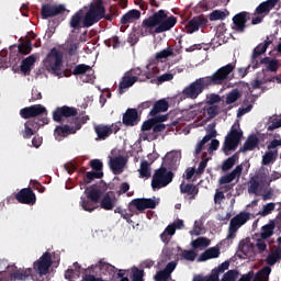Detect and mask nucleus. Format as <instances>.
Wrapping results in <instances>:
<instances>
[{"mask_svg": "<svg viewBox=\"0 0 281 281\" xmlns=\"http://www.w3.org/2000/svg\"><path fill=\"white\" fill-rule=\"evenodd\" d=\"M236 64L231 63L217 69L212 76L202 77L191 82L182 90V95L189 100H196L209 87L227 85L234 78Z\"/></svg>", "mask_w": 281, "mask_h": 281, "instance_id": "1", "label": "nucleus"}, {"mask_svg": "<svg viewBox=\"0 0 281 281\" xmlns=\"http://www.w3.org/2000/svg\"><path fill=\"white\" fill-rule=\"evenodd\" d=\"M164 166L157 169L151 179V188L153 190H161V188H166L172 183V179H175V173L169 170H177L179 166V156L176 153H169L165 157Z\"/></svg>", "mask_w": 281, "mask_h": 281, "instance_id": "2", "label": "nucleus"}, {"mask_svg": "<svg viewBox=\"0 0 281 281\" xmlns=\"http://www.w3.org/2000/svg\"><path fill=\"white\" fill-rule=\"evenodd\" d=\"M143 27H155V34H162V32H169L175 25H177V18L171 15L168 18V13L164 10H159L151 16L145 19L142 23Z\"/></svg>", "mask_w": 281, "mask_h": 281, "instance_id": "3", "label": "nucleus"}, {"mask_svg": "<svg viewBox=\"0 0 281 281\" xmlns=\"http://www.w3.org/2000/svg\"><path fill=\"white\" fill-rule=\"evenodd\" d=\"M105 13H106V8H104L102 0H98L95 3H91L83 16L82 26L92 27V25H95V23H99V21H102Z\"/></svg>", "mask_w": 281, "mask_h": 281, "instance_id": "4", "label": "nucleus"}, {"mask_svg": "<svg viewBox=\"0 0 281 281\" xmlns=\"http://www.w3.org/2000/svg\"><path fill=\"white\" fill-rule=\"evenodd\" d=\"M88 120H90L89 115L77 116L74 120L75 127L69 125L57 126L54 131L55 139L63 142L67 135H76L77 131H80L82 124H87Z\"/></svg>", "mask_w": 281, "mask_h": 281, "instance_id": "5", "label": "nucleus"}, {"mask_svg": "<svg viewBox=\"0 0 281 281\" xmlns=\"http://www.w3.org/2000/svg\"><path fill=\"white\" fill-rule=\"evenodd\" d=\"M87 196H81L80 205L85 212H93L97 210L100 199H102V190L90 187L85 190Z\"/></svg>", "mask_w": 281, "mask_h": 281, "instance_id": "6", "label": "nucleus"}, {"mask_svg": "<svg viewBox=\"0 0 281 281\" xmlns=\"http://www.w3.org/2000/svg\"><path fill=\"white\" fill-rule=\"evenodd\" d=\"M45 67L47 71H52L55 76H60V69H63V53L57 48L50 49L45 60Z\"/></svg>", "mask_w": 281, "mask_h": 281, "instance_id": "7", "label": "nucleus"}, {"mask_svg": "<svg viewBox=\"0 0 281 281\" xmlns=\"http://www.w3.org/2000/svg\"><path fill=\"white\" fill-rule=\"evenodd\" d=\"M243 139V131H238V128L232 126L229 133L225 136L224 144L222 150L224 155H229L232 150H236L238 148L240 140Z\"/></svg>", "mask_w": 281, "mask_h": 281, "instance_id": "8", "label": "nucleus"}, {"mask_svg": "<svg viewBox=\"0 0 281 281\" xmlns=\"http://www.w3.org/2000/svg\"><path fill=\"white\" fill-rule=\"evenodd\" d=\"M249 218H250L249 212H240L239 214L234 216L231 220L228 235L225 239V243H232V240L236 238V233L238 232V229H240V227H243V225H245V223H247Z\"/></svg>", "mask_w": 281, "mask_h": 281, "instance_id": "9", "label": "nucleus"}, {"mask_svg": "<svg viewBox=\"0 0 281 281\" xmlns=\"http://www.w3.org/2000/svg\"><path fill=\"white\" fill-rule=\"evenodd\" d=\"M45 124H49V119H47V116L26 121L24 124V131H22L23 138L30 139L33 135H35L36 131H38L41 126H45Z\"/></svg>", "mask_w": 281, "mask_h": 281, "instance_id": "10", "label": "nucleus"}, {"mask_svg": "<svg viewBox=\"0 0 281 281\" xmlns=\"http://www.w3.org/2000/svg\"><path fill=\"white\" fill-rule=\"evenodd\" d=\"M52 254L49 251H46L42 255L40 259H37L33 263V269L35 272L38 273L41 278H43V276H47L49 273V268L52 267Z\"/></svg>", "mask_w": 281, "mask_h": 281, "instance_id": "11", "label": "nucleus"}, {"mask_svg": "<svg viewBox=\"0 0 281 281\" xmlns=\"http://www.w3.org/2000/svg\"><path fill=\"white\" fill-rule=\"evenodd\" d=\"M65 12H67L65 4L45 3L42 5L41 16L42 19L47 20L54 16H58V14H65Z\"/></svg>", "mask_w": 281, "mask_h": 281, "instance_id": "12", "label": "nucleus"}, {"mask_svg": "<svg viewBox=\"0 0 281 281\" xmlns=\"http://www.w3.org/2000/svg\"><path fill=\"white\" fill-rule=\"evenodd\" d=\"M251 19V14L247 11H243L237 13L233 18V30L237 32L238 34L245 33V30H247V21Z\"/></svg>", "mask_w": 281, "mask_h": 281, "instance_id": "13", "label": "nucleus"}, {"mask_svg": "<svg viewBox=\"0 0 281 281\" xmlns=\"http://www.w3.org/2000/svg\"><path fill=\"white\" fill-rule=\"evenodd\" d=\"M209 23L207 18L205 15L200 14L196 16H193L187 24L186 30L187 34H194V32H199V30L206 27Z\"/></svg>", "mask_w": 281, "mask_h": 281, "instance_id": "14", "label": "nucleus"}, {"mask_svg": "<svg viewBox=\"0 0 281 281\" xmlns=\"http://www.w3.org/2000/svg\"><path fill=\"white\" fill-rule=\"evenodd\" d=\"M20 115L23 120H30V117H38V115H47V109L41 104L26 106L20 110Z\"/></svg>", "mask_w": 281, "mask_h": 281, "instance_id": "15", "label": "nucleus"}, {"mask_svg": "<svg viewBox=\"0 0 281 281\" xmlns=\"http://www.w3.org/2000/svg\"><path fill=\"white\" fill-rule=\"evenodd\" d=\"M15 199L18 203H22L24 205H34V203H36V194L30 188L21 189L15 194Z\"/></svg>", "mask_w": 281, "mask_h": 281, "instance_id": "16", "label": "nucleus"}, {"mask_svg": "<svg viewBox=\"0 0 281 281\" xmlns=\"http://www.w3.org/2000/svg\"><path fill=\"white\" fill-rule=\"evenodd\" d=\"M130 205L136 207L138 212H144V210H155L157 207V201L150 198H137L132 200Z\"/></svg>", "mask_w": 281, "mask_h": 281, "instance_id": "17", "label": "nucleus"}, {"mask_svg": "<svg viewBox=\"0 0 281 281\" xmlns=\"http://www.w3.org/2000/svg\"><path fill=\"white\" fill-rule=\"evenodd\" d=\"M78 115V110L76 108H69L64 105L61 108H57L53 112L54 122H63V117H76Z\"/></svg>", "mask_w": 281, "mask_h": 281, "instance_id": "18", "label": "nucleus"}, {"mask_svg": "<svg viewBox=\"0 0 281 281\" xmlns=\"http://www.w3.org/2000/svg\"><path fill=\"white\" fill-rule=\"evenodd\" d=\"M177 269V261H170L165 269L159 270L154 276L155 281H169L172 278V271Z\"/></svg>", "mask_w": 281, "mask_h": 281, "instance_id": "19", "label": "nucleus"}, {"mask_svg": "<svg viewBox=\"0 0 281 281\" xmlns=\"http://www.w3.org/2000/svg\"><path fill=\"white\" fill-rule=\"evenodd\" d=\"M140 120L137 109H127L123 114L122 122L124 126H137Z\"/></svg>", "mask_w": 281, "mask_h": 281, "instance_id": "20", "label": "nucleus"}, {"mask_svg": "<svg viewBox=\"0 0 281 281\" xmlns=\"http://www.w3.org/2000/svg\"><path fill=\"white\" fill-rule=\"evenodd\" d=\"M265 179H267L266 173L257 172L249 180L248 192L249 194H258V190L260 188V183H265Z\"/></svg>", "mask_w": 281, "mask_h": 281, "instance_id": "21", "label": "nucleus"}, {"mask_svg": "<svg viewBox=\"0 0 281 281\" xmlns=\"http://www.w3.org/2000/svg\"><path fill=\"white\" fill-rule=\"evenodd\" d=\"M138 78L133 77L131 72L126 71L124 76L122 77L120 85H119V93L120 95L124 94L126 89H131L135 82H137Z\"/></svg>", "mask_w": 281, "mask_h": 281, "instance_id": "22", "label": "nucleus"}, {"mask_svg": "<svg viewBox=\"0 0 281 281\" xmlns=\"http://www.w3.org/2000/svg\"><path fill=\"white\" fill-rule=\"evenodd\" d=\"M180 192L181 194H187L189 201H194V199H196L199 195V187L193 183L182 182L180 184Z\"/></svg>", "mask_w": 281, "mask_h": 281, "instance_id": "23", "label": "nucleus"}, {"mask_svg": "<svg viewBox=\"0 0 281 281\" xmlns=\"http://www.w3.org/2000/svg\"><path fill=\"white\" fill-rule=\"evenodd\" d=\"M126 161V158H124L123 156H116L114 158H111L110 168L113 171V175H122L124 172Z\"/></svg>", "mask_w": 281, "mask_h": 281, "instance_id": "24", "label": "nucleus"}, {"mask_svg": "<svg viewBox=\"0 0 281 281\" xmlns=\"http://www.w3.org/2000/svg\"><path fill=\"white\" fill-rule=\"evenodd\" d=\"M142 16V12H139V10L137 9H133L130 10L127 13H125L122 18H121V32H124V25H128V23H134L135 21H137L138 19H140Z\"/></svg>", "mask_w": 281, "mask_h": 281, "instance_id": "25", "label": "nucleus"}, {"mask_svg": "<svg viewBox=\"0 0 281 281\" xmlns=\"http://www.w3.org/2000/svg\"><path fill=\"white\" fill-rule=\"evenodd\" d=\"M278 5V0H267L265 2H261L255 10V16L261 15L267 16L271 12L272 8H276Z\"/></svg>", "mask_w": 281, "mask_h": 281, "instance_id": "26", "label": "nucleus"}, {"mask_svg": "<svg viewBox=\"0 0 281 281\" xmlns=\"http://www.w3.org/2000/svg\"><path fill=\"white\" fill-rule=\"evenodd\" d=\"M258 144H260V139L256 134H251L248 136L243 147L239 148V153H249L250 150L258 148Z\"/></svg>", "mask_w": 281, "mask_h": 281, "instance_id": "27", "label": "nucleus"}, {"mask_svg": "<svg viewBox=\"0 0 281 281\" xmlns=\"http://www.w3.org/2000/svg\"><path fill=\"white\" fill-rule=\"evenodd\" d=\"M273 43V41L269 40V37H267V40L263 43H260L258 46H256L252 50V55H251V60L252 63H256V59L260 56H262V54H266L267 49H269V45H271Z\"/></svg>", "mask_w": 281, "mask_h": 281, "instance_id": "28", "label": "nucleus"}, {"mask_svg": "<svg viewBox=\"0 0 281 281\" xmlns=\"http://www.w3.org/2000/svg\"><path fill=\"white\" fill-rule=\"evenodd\" d=\"M169 108L170 104L168 103V101H166V99L158 100L154 103V106L150 110L149 115L151 117H155V115H157L158 113H166V111H168Z\"/></svg>", "mask_w": 281, "mask_h": 281, "instance_id": "29", "label": "nucleus"}, {"mask_svg": "<svg viewBox=\"0 0 281 281\" xmlns=\"http://www.w3.org/2000/svg\"><path fill=\"white\" fill-rule=\"evenodd\" d=\"M221 256V249L218 247H211L202 252L199 257V262H206V260H212V258H218Z\"/></svg>", "mask_w": 281, "mask_h": 281, "instance_id": "30", "label": "nucleus"}, {"mask_svg": "<svg viewBox=\"0 0 281 281\" xmlns=\"http://www.w3.org/2000/svg\"><path fill=\"white\" fill-rule=\"evenodd\" d=\"M34 63H36V57H34V55H31L22 60L20 69L24 76H30Z\"/></svg>", "mask_w": 281, "mask_h": 281, "instance_id": "31", "label": "nucleus"}, {"mask_svg": "<svg viewBox=\"0 0 281 281\" xmlns=\"http://www.w3.org/2000/svg\"><path fill=\"white\" fill-rule=\"evenodd\" d=\"M274 229H276V221L271 220L268 224L261 227L260 238H262V240H267V238H271V236H273Z\"/></svg>", "mask_w": 281, "mask_h": 281, "instance_id": "32", "label": "nucleus"}, {"mask_svg": "<svg viewBox=\"0 0 281 281\" xmlns=\"http://www.w3.org/2000/svg\"><path fill=\"white\" fill-rule=\"evenodd\" d=\"M30 276H32V268L25 269V270H14L11 273V280L14 281H23V280H27V278H30Z\"/></svg>", "mask_w": 281, "mask_h": 281, "instance_id": "33", "label": "nucleus"}, {"mask_svg": "<svg viewBox=\"0 0 281 281\" xmlns=\"http://www.w3.org/2000/svg\"><path fill=\"white\" fill-rule=\"evenodd\" d=\"M116 200L115 198L111 196V193H105L101 199V207L102 210H113L115 207Z\"/></svg>", "mask_w": 281, "mask_h": 281, "instance_id": "34", "label": "nucleus"}, {"mask_svg": "<svg viewBox=\"0 0 281 281\" xmlns=\"http://www.w3.org/2000/svg\"><path fill=\"white\" fill-rule=\"evenodd\" d=\"M94 133L100 139H106L111 137V127L109 125H97L94 126Z\"/></svg>", "mask_w": 281, "mask_h": 281, "instance_id": "35", "label": "nucleus"}, {"mask_svg": "<svg viewBox=\"0 0 281 281\" xmlns=\"http://www.w3.org/2000/svg\"><path fill=\"white\" fill-rule=\"evenodd\" d=\"M238 161V154H234L233 156L228 157L222 165L223 172H227V170H232L236 162Z\"/></svg>", "mask_w": 281, "mask_h": 281, "instance_id": "36", "label": "nucleus"}, {"mask_svg": "<svg viewBox=\"0 0 281 281\" xmlns=\"http://www.w3.org/2000/svg\"><path fill=\"white\" fill-rule=\"evenodd\" d=\"M140 179H149L150 177V164L148 160H143L140 162V168L138 170Z\"/></svg>", "mask_w": 281, "mask_h": 281, "instance_id": "37", "label": "nucleus"}, {"mask_svg": "<svg viewBox=\"0 0 281 281\" xmlns=\"http://www.w3.org/2000/svg\"><path fill=\"white\" fill-rule=\"evenodd\" d=\"M280 259L281 250L277 249L268 255V257L266 258V263L269 265V267H273Z\"/></svg>", "mask_w": 281, "mask_h": 281, "instance_id": "38", "label": "nucleus"}, {"mask_svg": "<svg viewBox=\"0 0 281 281\" xmlns=\"http://www.w3.org/2000/svg\"><path fill=\"white\" fill-rule=\"evenodd\" d=\"M80 23H82V11H77L71 18L69 25L74 30H79Z\"/></svg>", "mask_w": 281, "mask_h": 281, "instance_id": "39", "label": "nucleus"}, {"mask_svg": "<svg viewBox=\"0 0 281 281\" xmlns=\"http://www.w3.org/2000/svg\"><path fill=\"white\" fill-rule=\"evenodd\" d=\"M210 244L211 241L207 237H199L191 241V247H193V249H200V247H210Z\"/></svg>", "mask_w": 281, "mask_h": 281, "instance_id": "40", "label": "nucleus"}, {"mask_svg": "<svg viewBox=\"0 0 281 281\" xmlns=\"http://www.w3.org/2000/svg\"><path fill=\"white\" fill-rule=\"evenodd\" d=\"M88 71H91V66L87 64H79L72 70V76H85Z\"/></svg>", "mask_w": 281, "mask_h": 281, "instance_id": "41", "label": "nucleus"}, {"mask_svg": "<svg viewBox=\"0 0 281 281\" xmlns=\"http://www.w3.org/2000/svg\"><path fill=\"white\" fill-rule=\"evenodd\" d=\"M170 56H175V50L172 47H167L158 53H156L155 58L156 60H164L166 58H170Z\"/></svg>", "mask_w": 281, "mask_h": 281, "instance_id": "42", "label": "nucleus"}, {"mask_svg": "<svg viewBox=\"0 0 281 281\" xmlns=\"http://www.w3.org/2000/svg\"><path fill=\"white\" fill-rule=\"evenodd\" d=\"M180 260H188L189 262H194L196 260V251L191 250H182L180 254Z\"/></svg>", "mask_w": 281, "mask_h": 281, "instance_id": "43", "label": "nucleus"}, {"mask_svg": "<svg viewBox=\"0 0 281 281\" xmlns=\"http://www.w3.org/2000/svg\"><path fill=\"white\" fill-rule=\"evenodd\" d=\"M18 52H19V54H22L23 56H27V54H31V52H32V42L27 41V42L21 43L18 46Z\"/></svg>", "mask_w": 281, "mask_h": 281, "instance_id": "44", "label": "nucleus"}, {"mask_svg": "<svg viewBox=\"0 0 281 281\" xmlns=\"http://www.w3.org/2000/svg\"><path fill=\"white\" fill-rule=\"evenodd\" d=\"M225 19H227L225 11L214 10L210 14V21H225Z\"/></svg>", "mask_w": 281, "mask_h": 281, "instance_id": "45", "label": "nucleus"}, {"mask_svg": "<svg viewBox=\"0 0 281 281\" xmlns=\"http://www.w3.org/2000/svg\"><path fill=\"white\" fill-rule=\"evenodd\" d=\"M240 91L238 89H234L226 95V104H234L240 98Z\"/></svg>", "mask_w": 281, "mask_h": 281, "instance_id": "46", "label": "nucleus"}, {"mask_svg": "<svg viewBox=\"0 0 281 281\" xmlns=\"http://www.w3.org/2000/svg\"><path fill=\"white\" fill-rule=\"evenodd\" d=\"M204 114L210 117V120L216 117L218 115V105H206L204 106Z\"/></svg>", "mask_w": 281, "mask_h": 281, "instance_id": "47", "label": "nucleus"}, {"mask_svg": "<svg viewBox=\"0 0 281 281\" xmlns=\"http://www.w3.org/2000/svg\"><path fill=\"white\" fill-rule=\"evenodd\" d=\"M207 157V153L202 154V161H200L199 167L196 169V175H203L205 172V168H207V161H210V158Z\"/></svg>", "mask_w": 281, "mask_h": 281, "instance_id": "48", "label": "nucleus"}, {"mask_svg": "<svg viewBox=\"0 0 281 281\" xmlns=\"http://www.w3.org/2000/svg\"><path fill=\"white\" fill-rule=\"evenodd\" d=\"M104 177V172L102 171H88L86 173V183H91L93 179H102Z\"/></svg>", "mask_w": 281, "mask_h": 281, "instance_id": "49", "label": "nucleus"}, {"mask_svg": "<svg viewBox=\"0 0 281 281\" xmlns=\"http://www.w3.org/2000/svg\"><path fill=\"white\" fill-rule=\"evenodd\" d=\"M251 249H254L252 243H247L245 240H241L239 243V251H241V254H244V256H249V251H251Z\"/></svg>", "mask_w": 281, "mask_h": 281, "instance_id": "50", "label": "nucleus"}, {"mask_svg": "<svg viewBox=\"0 0 281 281\" xmlns=\"http://www.w3.org/2000/svg\"><path fill=\"white\" fill-rule=\"evenodd\" d=\"M105 45L106 47H113V49H117V47L122 45V42H120V37L117 35H114L105 41Z\"/></svg>", "mask_w": 281, "mask_h": 281, "instance_id": "51", "label": "nucleus"}, {"mask_svg": "<svg viewBox=\"0 0 281 281\" xmlns=\"http://www.w3.org/2000/svg\"><path fill=\"white\" fill-rule=\"evenodd\" d=\"M227 269H229V261H224L217 268H214L212 270V273H214L218 278V276H221V273H225V271H227Z\"/></svg>", "mask_w": 281, "mask_h": 281, "instance_id": "52", "label": "nucleus"}, {"mask_svg": "<svg viewBox=\"0 0 281 281\" xmlns=\"http://www.w3.org/2000/svg\"><path fill=\"white\" fill-rule=\"evenodd\" d=\"M147 76V80H150L151 85H157V74H159L158 68H154L151 70L145 71Z\"/></svg>", "mask_w": 281, "mask_h": 281, "instance_id": "53", "label": "nucleus"}, {"mask_svg": "<svg viewBox=\"0 0 281 281\" xmlns=\"http://www.w3.org/2000/svg\"><path fill=\"white\" fill-rule=\"evenodd\" d=\"M273 210H276V203L270 202L266 205H263L262 211L259 212L260 216H269V214H271V212H273Z\"/></svg>", "mask_w": 281, "mask_h": 281, "instance_id": "54", "label": "nucleus"}, {"mask_svg": "<svg viewBox=\"0 0 281 281\" xmlns=\"http://www.w3.org/2000/svg\"><path fill=\"white\" fill-rule=\"evenodd\" d=\"M236 278H238V271L228 270L226 273H224L221 281H236Z\"/></svg>", "mask_w": 281, "mask_h": 281, "instance_id": "55", "label": "nucleus"}, {"mask_svg": "<svg viewBox=\"0 0 281 281\" xmlns=\"http://www.w3.org/2000/svg\"><path fill=\"white\" fill-rule=\"evenodd\" d=\"M78 47L80 43H70L66 48L68 56H78Z\"/></svg>", "mask_w": 281, "mask_h": 281, "instance_id": "56", "label": "nucleus"}, {"mask_svg": "<svg viewBox=\"0 0 281 281\" xmlns=\"http://www.w3.org/2000/svg\"><path fill=\"white\" fill-rule=\"evenodd\" d=\"M175 75L171 72H166L159 77H157L156 85H162V82H170V80H173Z\"/></svg>", "mask_w": 281, "mask_h": 281, "instance_id": "57", "label": "nucleus"}, {"mask_svg": "<svg viewBox=\"0 0 281 281\" xmlns=\"http://www.w3.org/2000/svg\"><path fill=\"white\" fill-rule=\"evenodd\" d=\"M95 267H98L100 271H113V269H115V267L109 262H105L103 259H100Z\"/></svg>", "mask_w": 281, "mask_h": 281, "instance_id": "58", "label": "nucleus"}, {"mask_svg": "<svg viewBox=\"0 0 281 281\" xmlns=\"http://www.w3.org/2000/svg\"><path fill=\"white\" fill-rule=\"evenodd\" d=\"M103 164L101 162L100 159H93L90 161V167L92 170H95L97 172H102Z\"/></svg>", "mask_w": 281, "mask_h": 281, "instance_id": "59", "label": "nucleus"}, {"mask_svg": "<svg viewBox=\"0 0 281 281\" xmlns=\"http://www.w3.org/2000/svg\"><path fill=\"white\" fill-rule=\"evenodd\" d=\"M280 67V61L278 59H271L270 64L267 66V71L276 72Z\"/></svg>", "mask_w": 281, "mask_h": 281, "instance_id": "60", "label": "nucleus"}, {"mask_svg": "<svg viewBox=\"0 0 281 281\" xmlns=\"http://www.w3.org/2000/svg\"><path fill=\"white\" fill-rule=\"evenodd\" d=\"M273 159V151H267L263 156H262V166H269V164H271Z\"/></svg>", "mask_w": 281, "mask_h": 281, "instance_id": "61", "label": "nucleus"}, {"mask_svg": "<svg viewBox=\"0 0 281 281\" xmlns=\"http://www.w3.org/2000/svg\"><path fill=\"white\" fill-rule=\"evenodd\" d=\"M229 175L233 176L234 179H240V176L243 175V165H237Z\"/></svg>", "mask_w": 281, "mask_h": 281, "instance_id": "62", "label": "nucleus"}, {"mask_svg": "<svg viewBox=\"0 0 281 281\" xmlns=\"http://www.w3.org/2000/svg\"><path fill=\"white\" fill-rule=\"evenodd\" d=\"M132 281H144V270L136 268V270L133 272Z\"/></svg>", "mask_w": 281, "mask_h": 281, "instance_id": "63", "label": "nucleus"}, {"mask_svg": "<svg viewBox=\"0 0 281 281\" xmlns=\"http://www.w3.org/2000/svg\"><path fill=\"white\" fill-rule=\"evenodd\" d=\"M155 124V120L149 119L143 123L142 131H150L151 128H154Z\"/></svg>", "mask_w": 281, "mask_h": 281, "instance_id": "64", "label": "nucleus"}]
</instances>
